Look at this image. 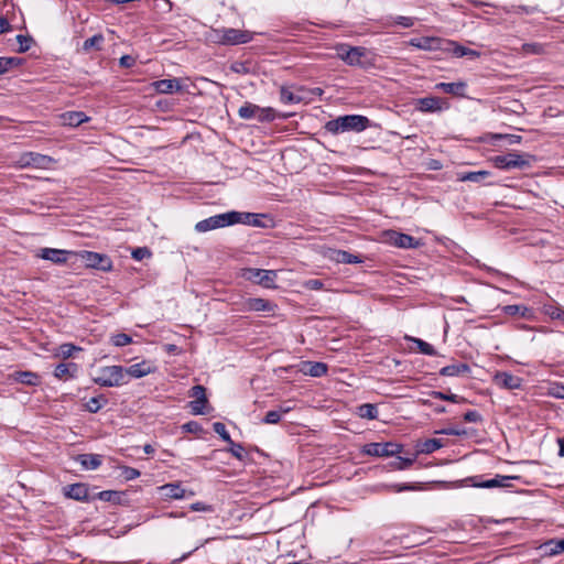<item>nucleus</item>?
Here are the masks:
<instances>
[{"instance_id":"7c9ffc66","label":"nucleus","mask_w":564,"mask_h":564,"mask_svg":"<svg viewBox=\"0 0 564 564\" xmlns=\"http://www.w3.org/2000/svg\"><path fill=\"white\" fill-rule=\"evenodd\" d=\"M12 378L25 386H36L40 382L39 375L32 371H15L12 373Z\"/></svg>"},{"instance_id":"8fccbe9b","label":"nucleus","mask_w":564,"mask_h":564,"mask_svg":"<svg viewBox=\"0 0 564 564\" xmlns=\"http://www.w3.org/2000/svg\"><path fill=\"white\" fill-rule=\"evenodd\" d=\"M111 343L117 347H123L131 344L132 338L128 334L119 333L111 337Z\"/></svg>"},{"instance_id":"5fc2aeb1","label":"nucleus","mask_w":564,"mask_h":564,"mask_svg":"<svg viewBox=\"0 0 564 564\" xmlns=\"http://www.w3.org/2000/svg\"><path fill=\"white\" fill-rule=\"evenodd\" d=\"M141 473L137 468L130 467V466H123L121 468V476L126 480H133L138 477H140Z\"/></svg>"},{"instance_id":"de8ad7c7","label":"nucleus","mask_w":564,"mask_h":564,"mask_svg":"<svg viewBox=\"0 0 564 564\" xmlns=\"http://www.w3.org/2000/svg\"><path fill=\"white\" fill-rule=\"evenodd\" d=\"M82 347H78L74 344L66 343L62 344L58 348V356L63 357L64 359H67L73 356L75 351H80Z\"/></svg>"},{"instance_id":"aec40b11","label":"nucleus","mask_w":564,"mask_h":564,"mask_svg":"<svg viewBox=\"0 0 564 564\" xmlns=\"http://www.w3.org/2000/svg\"><path fill=\"white\" fill-rule=\"evenodd\" d=\"M72 254L70 251L63 249H54V248H42L39 251V257L48 260L55 264L65 263L68 259V256Z\"/></svg>"},{"instance_id":"1a4fd4ad","label":"nucleus","mask_w":564,"mask_h":564,"mask_svg":"<svg viewBox=\"0 0 564 564\" xmlns=\"http://www.w3.org/2000/svg\"><path fill=\"white\" fill-rule=\"evenodd\" d=\"M367 48L362 46L340 45L337 48L338 56L349 66H362L361 58L366 56Z\"/></svg>"},{"instance_id":"e2e57ef3","label":"nucleus","mask_w":564,"mask_h":564,"mask_svg":"<svg viewBox=\"0 0 564 564\" xmlns=\"http://www.w3.org/2000/svg\"><path fill=\"white\" fill-rule=\"evenodd\" d=\"M394 24L401 25L403 28H411L414 25V19L411 17L399 15L394 19Z\"/></svg>"},{"instance_id":"4be33fe9","label":"nucleus","mask_w":564,"mask_h":564,"mask_svg":"<svg viewBox=\"0 0 564 564\" xmlns=\"http://www.w3.org/2000/svg\"><path fill=\"white\" fill-rule=\"evenodd\" d=\"M78 365L75 362H62L55 367L54 376L58 380L73 379L78 373Z\"/></svg>"},{"instance_id":"c9c22d12","label":"nucleus","mask_w":564,"mask_h":564,"mask_svg":"<svg viewBox=\"0 0 564 564\" xmlns=\"http://www.w3.org/2000/svg\"><path fill=\"white\" fill-rule=\"evenodd\" d=\"M357 414L361 419L376 420L378 417L377 405L372 403H364L358 406Z\"/></svg>"},{"instance_id":"4d7b16f0","label":"nucleus","mask_w":564,"mask_h":564,"mask_svg":"<svg viewBox=\"0 0 564 564\" xmlns=\"http://www.w3.org/2000/svg\"><path fill=\"white\" fill-rule=\"evenodd\" d=\"M281 412L278 410H272L267 412L265 416L263 417L262 422L265 424H276L281 421Z\"/></svg>"},{"instance_id":"f8f14e48","label":"nucleus","mask_w":564,"mask_h":564,"mask_svg":"<svg viewBox=\"0 0 564 564\" xmlns=\"http://www.w3.org/2000/svg\"><path fill=\"white\" fill-rule=\"evenodd\" d=\"M387 240L394 247L403 249H415L420 242L412 236L395 230H388L384 232Z\"/></svg>"},{"instance_id":"f03ea898","label":"nucleus","mask_w":564,"mask_h":564,"mask_svg":"<svg viewBox=\"0 0 564 564\" xmlns=\"http://www.w3.org/2000/svg\"><path fill=\"white\" fill-rule=\"evenodd\" d=\"M535 156L530 153L509 152L492 159L494 165L501 170H525L531 167Z\"/></svg>"},{"instance_id":"4c0bfd02","label":"nucleus","mask_w":564,"mask_h":564,"mask_svg":"<svg viewBox=\"0 0 564 564\" xmlns=\"http://www.w3.org/2000/svg\"><path fill=\"white\" fill-rule=\"evenodd\" d=\"M258 111H259V106L251 104V102H245V105H242L239 108L238 115L241 119H246V120L253 119V118L257 119Z\"/></svg>"},{"instance_id":"72a5a7b5","label":"nucleus","mask_w":564,"mask_h":564,"mask_svg":"<svg viewBox=\"0 0 564 564\" xmlns=\"http://www.w3.org/2000/svg\"><path fill=\"white\" fill-rule=\"evenodd\" d=\"M502 312L509 316H518L519 315L521 317H529L531 314V311L528 306L518 305V304L506 305L502 307Z\"/></svg>"},{"instance_id":"f704fd0d","label":"nucleus","mask_w":564,"mask_h":564,"mask_svg":"<svg viewBox=\"0 0 564 564\" xmlns=\"http://www.w3.org/2000/svg\"><path fill=\"white\" fill-rule=\"evenodd\" d=\"M542 311L545 315L550 316L552 319L564 321V307L560 306L556 303L544 304L542 307Z\"/></svg>"},{"instance_id":"13d9d810","label":"nucleus","mask_w":564,"mask_h":564,"mask_svg":"<svg viewBox=\"0 0 564 564\" xmlns=\"http://www.w3.org/2000/svg\"><path fill=\"white\" fill-rule=\"evenodd\" d=\"M17 41L19 43V52L20 53H24L26 51L30 50L31 47V42H32V39L29 37V36H25L23 34H18L17 35Z\"/></svg>"},{"instance_id":"79ce46f5","label":"nucleus","mask_w":564,"mask_h":564,"mask_svg":"<svg viewBox=\"0 0 564 564\" xmlns=\"http://www.w3.org/2000/svg\"><path fill=\"white\" fill-rule=\"evenodd\" d=\"M415 458L416 454L413 457H398L390 464V466L397 470H404L410 468L414 464Z\"/></svg>"},{"instance_id":"39448f33","label":"nucleus","mask_w":564,"mask_h":564,"mask_svg":"<svg viewBox=\"0 0 564 564\" xmlns=\"http://www.w3.org/2000/svg\"><path fill=\"white\" fill-rule=\"evenodd\" d=\"M235 217H236L235 210L224 213V214H218V215H215V216H212V217H208L206 219L198 221L195 225V230L198 232H206L209 230L231 226V225H235V219H232Z\"/></svg>"},{"instance_id":"c03bdc74","label":"nucleus","mask_w":564,"mask_h":564,"mask_svg":"<svg viewBox=\"0 0 564 564\" xmlns=\"http://www.w3.org/2000/svg\"><path fill=\"white\" fill-rule=\"evenodd\" d=\"M276 118V111L271 107L261 108L259 107V111L257 115V119L260 122H270Z\"/></svg>"},{"instance_id":"49530a36","label":"nucleus","mask_w":564,"mask_h":564,"mask_svg":"<svg viewBox=\"0 0 564 564\" xmlns=\"http://www.w3.org/2000/svg\"><path fill=\"white\" fill-rule=\"evenodd\" d=\"M412 340L416 345V347L419 348L420 352H422L424 355H427V356H435L436 355L435 348L431 344H429L427 341H425L423 339H420V338H413Z\"/></svg>"},{"instance_id":"2eb2a0df","label":"nucleus","mask_w":564,"mask_h":564,"mask_svg":"<svg viewBox=\"0 0 564 564\" xmlns=\"http://www.w3.org/2000/svg\"><path fill=\"white\" fill-rule=\"evenodd\" d=\"M494 382L503 389L514 390L522 386V379L507 371H498L494 377Z\"/></svg>"},{"instance_id":"c85d7f7f","label":"nucleus","mask_w":564,"mask_h":564,"mask_svg":"<svg viewBox=\"0 0 564 564\" xmlns=\"http://www.w3.org/2000/svg\"><path fill=\"white\" fill-rule=\"evenodd\" d=\"M443 447V443L438 438H427L421 442H417L415 448H416V456L419 454H432L435 451Z\"/></svg>"},{"instance_id":"6e6552de","label":"nucleus","mask_w":564,"mask_h":564,"mask_svg":"<svg viewBox=\"0 0 564 564\" xmlns=\"http://www.w3.org/2000/svg\"><path fill=\"white\" fill-rule=\"evenodd\" d=\"M409 44L413 47L423 51H449L453 41L444 40L441 37L422 36L411 39Z\"/></svg>"},{"instance_id":"3c124183","label":"nucleus","mask_w":564,"mask_h":564,"mask_svg":"<svg viewBox=\"0 0 564 564\" xmlns=\"http://www.w3.org/2000/svg\"><path fill=\"white\" fill-rule=\"evenodd\" d=\"M213 430L216 434H218L226 443H231V437L226 430V426L221 422H215L213 424Z\"/></svg>"},{"instance_id":"4468645a","label":"nucleus","mask_w":564,"mask_h":564,"mask_svg":"<svg viewBox=\"0 0 564 564\" xmlns=\"http://www.w3.org/2000/svg\"><path fill=\"white\" fill-rule=\"evenodd\" d=\"M246 312H274L276 304L261 297H249L242 303Z\"/></svg>"},{"instance_id":"f3484780","label":"nucleus","mask_w":564,"mask_h":564,"mask_svg":"<svg viewBox=\"0 0 564 564\" xmlns=\"http://www.w3.org/2000/svg\"><path fill=\"white\" fill-rule=\"evenodd\" d=\"M511 479H518L517 476H501L497 475L495 478L485 480V481H478V477H469L467 480L471 484L473 487L477 488H495V487H507L508 480Z\"/></svg>"},{"instance_id":"5701e85b","label":"nucleus","mask_w":564,"mask_h":564,"mask_svg":"<svg viewBox=\"0 0 564 564\" xmlns=\"http://www.w3.org/2000/svg\"><path fill=\"white\" fill-rule=\"evenodd\" d=\"M235 214H236V217L234 218L235 224H243V225H249V226H253V227H265L261 220V218L265 217V215L256 214V213H240V212H235Z\"/></svg>"},{"instance_id":"a18cd8bd","label":"nucleus","mask_w":564,"mask_h":564,"mask_svg":"<svg viewBox=\"0 0 564 564\" xmlns=\"http://www.w3.org/2000/svg\"><path fill=\"white\" fill-rule=\"evenodd\" d=\"M429 394H430V397H432L434 399L445 400V401H449L453 403H460V402L465 401L464 398H462L457 394H454V393L447 394V393H444L441 391H431Z\"/></svg>"},{"instance_id":"338daca9","label":"nucleus","mask_w":564,"mask_h":564,"mask_svg":"<svg viewBox=\"0 0 564 564\" xmlns=\"http://www.w3.org/2000/svg\"><path fill=\"white\" fill-rule=\"evenodd\" d=\"M390 488L395 492L412 491L416 489V487L412 484H394L390 486Z\"/></svg>"},{"instance_id":"774afa93","label":"nucleus","mask_w":564,"mask_h":564,"mask_svg":"<svg viewBox=\"0 0 564 564\" xmlns=\"http://www.w3.org/2000/svg\"><path fill=\"white\" fill-rule=\"evenodd\" d=\"M119 63L122 67L129 68L134 65L135 59L131 55H123L120 57Z\"/></svg>"},{"instance_id":"ea45409f","label":"nucleus","mask_w":564,"mask_h":564,"mask_svg":"<svg viewBox=\"0 0 564 564\" xmlns=\"http://www.w3.org/2000/svg\"><path fill=\"white\" fill-rule=\"evenodd\" d=\"M304 98L305 97L300 96V94H296V91L293 93L285 87H281L280 100L283 104H300V102L304 101Z\"/></svg>"},{"instance_id":"b1692460","label":"nucleus","mask_w":564,"mask_h":564,"mask_svg":"<svg viewBox=\"0 0 564 564\" xmlns=\"http://www.w3.org/2000/svg\"><path fill=\"white\" fill-rule=\"evenodd\" d=\"M328 366L324 362L319 361H305L301 368V371L304 375H308L311 377L319 378L327 373Z\"/></svg>"},{"instance_id":"a878e982","label":"nucleus","mask_w":564,"mask_h":564,"mask_svg":"<svg viewBox=\"0 0 564 564\" xmlns=\"http://www.w3.org/2000/svg\"><path fill=\"white\" fill-rule=\"evenodd\" d=\"M152 86L160 94H172L181 90L182 88L181 82L177 78L160 79L154 82Z\"/></svg>"},{"instance_id":"6e6d98bb","label":"nucleus","mask_w":564,"mask_h":564,"mask_svg":"<svg viewBox=\"0 0 564 564\" xmlns=\"http://www.w3.org/2000/svg\"><path fill=\"white\" fill-rule=\"evenodd\" d=\"M131 256L134 260L137 261H141L145 258H150L152 256L151 251L149 248L147 247H139V248H135L132 252H131Z\"/></svg>"},{"instance_id":"473e14b6","label":"nucleus","mask_w":564,"mask_h":564,"mask_svg":"<svg viewBox=\"0 0 564 564\" xmlns=\"http://www.w3.org/2000/svg\"><path fill=\"white\" fill-rule=\"evenodd\" d=\"M489 171H473V172H466L458 174V181L460 182H474V183H480L484 180H486L488 176H490Z\"/></svg>"},{"instance_id":"dca6fc26","label":"nucleus","mask_w":564,"mask_h":564,"mask_svg":"<svg viewBox=\"0 0 564 564\" xmlns=\"http://www.w3.org/2000/svg\"><path fill=\"white\" fill-rule=\"evenodd\" d=\"M126 369V378L132 377L135 379L143 378L148 375L154 373L156 371V366L150 360H142L141 362L131 365Z\"/></svg>"},{"instance_id":"423d86ee","label":"nucleus","mask_w":564,"mask_h":564,"mask_svg":"<svg viewBox=\"0 0 564 564\" xmlns=\"http://www.w3.org/2000/svg\"><path fill=\"white\" fill-rule=\"evenodd\" d=\"M403 446L398 443H368L362 446L361 453L375 457H391L402 453Z\"/></svg>"},{"instance_id":"680f3d73","label":"nucleus","mask_w":564,"mask_h":564,"mask_svg":"<svg viewBox=\"0 0 564 564\" xmlns=\"http://www.w3.org/2000/svg\"><path fill=\"white\" fill-rule=\"evenodd\" d=\"M464 420L470 423L481 422L482 417L478 411L469 410L464 414Z\"/></svg>"},{"instance_id":"0eeeda50","label":"nucleus","mask_w":564,"mask_h":564,"mask_svg":"<svg viewBox=\"0 0 564 564\" xmlns=\"http://www.w3.org/2000/svg\"><path fill=\"white\" fill-rule=\"evenodd\" d=\"M216 33L218 42L224 45L245 44L253 39L251 32L231 28H221Z\"/></svg>"},{"instance_id":"f257e3e1","label":"nucleus","mask_w":564,"mask_h":564,"mask_svg":"<svg viewBox=\"0 0 564 564\" xmlns=\"http://www.w3.org/2000/svg\"><path fill=\"white\" fill-rule=\"evenodd\" d=\"M368 126L369 119L367 117L360 115H346L327 121L325 129L327 132L338 134L346 131L360 132L367 129Z\"/></svg>"},{"instance_id":"ddd939ff","label":"nucleus","mask_w":564,"mask_h":564,"mask_svg":"<svg viewBox=\"0 0 564 564\" xmlns=\"http://www.w3.org/2000/svg\"><path fill=\"white\" fill-rule=\"evenodd\" d=\"M192 398H195L194 401L189 402V408L192 410V413L195 415L205 414V406L208 403V400L206 398V389L203 386H194L191 389Z\"/></svg>"},{"instance_id":"7ed1b4c3","label":"nucleus","mask_w":564,"mask_h":564,"mask_svg":"<svg viewBox=\"0 0 564 564\" xmlns=\"http://www.w3.org/2000/svg\"><path fill=\"white\" fill-rule=\"evenodd\" d=\"M93 381L100 387H120L126 384V369L122 366H106L98 369V376Z\"/></svg>"},{"instance_id":"bf43d9fd","label":"nucleus","mask_w":564,"mask_h":564,"mask_svg":"<svg viewBox=\"0 0 564 564\" xmlns=\"http://www.w3.org/2000/svg\"><path fill=\"white\" fill-rule=\"evenodd\" d=\"M184 432L198 434L203 431L202 425L196 421H188L182 425Z\"/></svg>"},{"instance_id":"2f4dec72","label":"nucleus","mask_w":564,"mask_h":564,"mask_svg":"<svg viewBox=\"0 0 564 564\" xmlns=\"http://www.w3.org/2000/svg\"><path fill=\"white\" fill-rule=\"evenodd\" d=\"M162 495L171 499H182L185 497V489L178 484H166L160 488Z\"/></svg>"},{"instance_id":"393cba45","label":"nucleus","mask_w":564,"mask_h":564,"mask_svg":"<svg viewBox=\"0 0 564 564\" xmlns=\"http://www.w3.org/2000/svg\"><path fill=\"white\" fill-rule=\"evenodd\" d=\"M435 88L444 91L445 94H449L456 97H464L467 84L462 80L455 83H438L436 84Z\"/></svg>"},{"instance_id":"cd10ccee","label":"nucleus","mask_w":564,"mask_h":564,"mask_svg":"<svg viewBox=\"0 0 564 564\" xmlns=\"http://www.w3.org/2000/svg\"><path fill=\"white\" fill-rule=\"evenodd\" d=\"M469 372L470 367L465 362L448 365L440 370V375L446 377H459L468 375Z\"/></svg>"},{"instance_id":"052dcab7","label":"nucleus","mask_w":564,"mask_h":564,"mask_svg":"<svg viewBox=\"0 0 564 564\" xmlns=\"http://www.w3.org/2000/svg\"><path fill=\"white\" fill-rule=\"evenodd\" d=\"M304 286L307 290L318 291V290H322L324 288V283H323L322 280H318V279H310V280L304 282Z\"/></svg>"},{"instance_id":"a211bd4d","label":"nucleus","mask_w":564,"mask_h":564,"mask_svg":"<svg viewBox=\"0 0 564 564\" xmlns=\"http://www.w3.org/2000/svg\"><path fill=\"white\" fill-rule=\"evenodd\" d=\"M64 496L66 498L76 500V501H88V491L89 488L84 482H76L68 485L63 488Z\"/></svg>"},{"instance_id":"6ab92c4d","label":"nucleus","mask_w":564,"mask_h":564,"mask_svg":"<svg viewBox=\"0 0 564 564\" xmlns=\"http://www.w3.org/2000/svg\"><path fill=\"white\" fill-rule=\"evenodd\" d=\"M443 104L438 97H423L415 100V109L421 112H438L443 110Z\"/></svg>"},{"instance_id":"0e129e2a","label":"nucleus","mask_w":564,"mask_h":564,"mask_svg":"<svg viewBox=\"0 0 564 564\" xmlns=\"http://www.w3.org/2000/svg\"><path fill=\"white\" fill-rule=\"evenodd\" d=\"M297 90H299V93L310 94L311 100L313 99L314 96L321 97L324 94V90L319 87L306 88V87L300 86V87H297Z\"/></svg>"},{"instance_id":"09e8293b","label":"nucleus","mask_w":564,"mask_h":564,"mask_svg":"<svg viewBox=\"0 0 564 564\" xmlns=\"http://www.w3.org/2000/svg\"><path fill=\"white\" fill-rule=\"evenodd\" d=\"M337 260L341 263H347V264H355V263L361 262V259L359 256L352 254L348 251H338Z\"/></svg>"},{"instance_id":"a19ab883","label":"nucleus","mask_w":564,"mask_h":564,"mask_svg":"<svg viewBox=\"0 0 564 564\" xmlns=\"http://www.w3.org/2000/svg\"><path fill=\"white\" fill-rule=\"evenodd\" d=\"M449 51L453 52V54L456 57H463V56L478 57L480 55L479 52L474 51V50L468 48V47H465L463 45H459L456 42H453V44L451 45Z\"/></svg>"},{"instance_id":"603ef678","label":"nucleus","mask_w":564,"mask_h":564,"mask_svg":"<svg viewBox=\"0 0 564 564\" xmlns=\"http://www.w3.org/2000/svg\"><path fill=\"white\" fill-rule=\"evenodd\" d=\"M228 444L230 446L229 452L231 453V455L239 460H243L245 459V447L241 444L235 443L234 441H231V443H228Z\"/></svg>"},{"instance_id":"9b49d317","label":"nucleus","mask_w":564,"mask_h":564,"mask_svg":"<svg viewBox=\"0 0 564 564\" xmlns=\"http://www.w3.org/2000/svg\"><path fill=\"white\" fill-rule=\"evenodd\" d=\"M80 258L89 268L98 269L105 272L112 269V261L106 254L94 251H83L80 253Z\"/></svg>"},{"instance_id":"20e7f679","label":"nucleus","mask_w":564,"mask_h":564,"mask_svg":"<svg viewBox=\"0 0 564 564\" xmlns=\"http://www.w3.org/2000/svg\"><path fill=\"white\" fill-rule=\"evenodd\" d=\"M241 276L247 281H250L267 289L276 288L275 280L278 273L274 270L246 268L242 270Z\"/></svg>"},{"instance_id":"9d476101","label":"nucleus","mask_w":564,"mask_h":564,"mask_svg":"<svg viewBox=\"0 0 564 564\" xmlns=\"http://www.w3.org/2000/svg\"><path fill=\"white\" fill-rule=\"evenodd\" d=\"M21 167L48 169L54 163V159L36 152H25L19 158Z\"/></svg>"},{"instance_id":"69168bd1","label":"nucleus","mask_w":564,"mask_h":564,"mask_svg":"<svg viewBox=\"0 0 564 564\" xmlns=\"http://www.w3.org/2000/svg\"><path fill=\"white\" fill-rule=\"evenodd\" d=\"M191 510L197 512H212L214 509L210 505L197 501L191 505Z\"/></svg>"},{"instance_id":"e433bc0d","label":"nucleus","mask_w":564,"mask_h":564,"mask_svg":"<svg viewBox=\"0 0 564 564\" xmlns=\"http://www.w3.org/2000/svg\"><path fill=\"white\" fill-rule=\"evenodd\" d=\"M107 403H108V399L101 394V395L90 398L86 402L85 408L90 413H97Z\"/></svg>"},{"instance_id":"bb28decb","label":"nucleus","mask_w":564,"mask_h":564,"mask_svg":"<svg viewBox=\"0 0 564 564\" xmlns=\"http://www.w3.org/2000/svg\"><path fill=\"white\" fill-rule=\"evenodd\" d=\"M59 118L63 126L68 127H78L89 120V117L83 111H66L62 113Z\"/></svg>"},{"instance_id":"864d4df0","label":"nucleus","mask_w":564,"mask_h":564,"mask_svg":"<svg viewBox=\"0 0 564 564\" xmlns=\"http://www.w3.org/2000/svg\"><path fill=\"white\" fill-rule=\"evenodd\" d=\"M547 545H552V547L549 551L550 556L557 555L562 552H564V539L562 540H551L549 541Z\"/></svg>"},{"instance_id":"37998d69","label":"nucleus","mask_w":564,"mask_h":564,"mask_svg":"<svg viewBox=\"0 0 564 564\" xmlns=\"http://www.w3.org/2000/svg\"><path fill=\"white\" fill-rule=\"evenodd\" d=\"M21 64V59L18 57H0V75L6 74L13 67Z\"/></svg>"},{"instance_id":"412c9836","label":"nucleus","mask_w":564,"mask_h":564,"mask_svg":"<svg viewBox=\"0 0 564 564\" xmlns=\"http://www.w3.org/2000/svg\"><path fill=\"white\" fill-rule=\"evenodd\" d=\"M98 500L112 502L113 505H128V495L126 491L104 490L96 495Z\"/></svg>"},{"instance_id":"c756f323","label":"nucleus","mask_w":564,"mask_h":564,"mask_svg":"<svg viewBox=\"0 0 564 564\" xmlns=\"http://www.w3.org/2000/svg\"><path fill=\"white\" fill-rule=\"evenodd\" d=\"M76 460L82 465L84 469H97L102 460L98 454H80L76 457Z\"/></svg>"},{"instance_id":"58836bf2","label":"nucleus","mask_w":564,"mask_h":564,"mask_svg":"<svg viewBox=\"0 0 564 564\" xmlns=\"http://www.w3.org/2000/svg\"><path fill=\"white\" fill-rule=\"evenodd\" d=\"M104 35L101 33L95 34L94 36L87 39L83 43L82 50L84 52H89L91 50L100 51L101 44L104 43Z\"/></svg>"}]
</instances>
